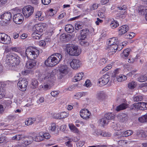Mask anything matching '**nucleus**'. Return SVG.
<instances>
[{"mask_svg":"<svg viewBox=\"0 0 147 147\" xmlns=\"http://www.w3.org/2000/svg\"><path fill=\"white\" fill-rule=\"evenodd\" d=\"M62 56L59 53H53L49 56L45 62V65L52 67L58 64L61 60Z\"/></svg>","mask_w":147,"mask_h":147,"instance_id":"obj_1","label":"nucleus"},{"mask_svg":"<svg viewBox=\"0 0 147 147\" xmlns=\"http://www.w3.org/2000/svg\"><path fill=\"white\" fill-rule=\"evenodd\" d=\"M20 62V57L14 53H8L6 55V63L9 66L15 67Z\"/></svg>","mask_w":147,"mask_h":147,"instance_id":"obj_2","label":"nucleus"},{"mask_svg":"<svg viewBox=\"0 0 147 147\" xmlns=\"http://www.w3.org/2000/svg\"><path fill=\"white\" fill-rule=\"evenodd\" d=\"M39 51L38 49L33 47H29L26 49V54L28 59H35L39 55Z\"/></svg>","mask_w":147,"mask_h":147,"instance_id":"obj_3","label":"nucleus"},{"mask_svg":"<svg viewBox=\"0 0 147 147\" xmlns=\"http://www.w3.org/2000/svg\"><path fill=\"white\" fill-rule=\"evenodd\" d=\"M65 47L67 52L71 55L78 56L81 52V50L79 49L78 46L75 45L67 44Z\"/></svg>","mask_w":147,"mask_h":147,"instance_id":"obj_4","label":"nucleus"},{"mask_svg":"<svg viewBox=\"0 0 147 147\" xmlns=\"http://www.w3.org/2000/svg\"><path fill=\"white\" fill-rule=\"evenodd\" d=\"M34 12V8L30 5L24 6L22 9L23 13L26 18H28L31 16Z\"/></svg>","mask_w":147,"mask_h":147,"instance_id":"obj_5","label":"nucleus"},{"mask_svg":"<svg viewBox=\"0 0 147 147\" xmlns=\"http://www.w3.org/2000/svg\"><path fill=\"white\" fill-rule=\"evenodd\" d=\"M28 85V82L24 78H20L17 84L19 89L22 91L26 90Z\"/></svg>","mask_w":147,"mask_h":147,"instance_id":"obj_6","label":"nucleus"},{"mask_svg":"<svg viewBox=\"0 0 147 147\" xmlns=\"http://www.w3.org/2000/svg\"><path fill=\"white\" fill-rule=\"evenodd\" d=\"M12 19V15L10 12H7L4 13L3 14L0 16V24L2 25V23L1 21L3 20L5 23H7L9 21L11 20Z\"/></svg>","mask_w":147,"mask_h":147,"instance_id":"obj_7","label":"nucleus"},{"mask_svg":"<svg viewBox=\"0 0 147 147\" xmlns=\"http://www.w3.org/2000/svg\"><path fill=\"white\" fill-rule=\"evenodd\" d=\"M110 79L109 76L108 74L103 75L98 80V84L100 86H102L107 84Z\"/></svg>","mask_w":147,"mask_h":147,"instance_id":"obj_8","label":"nucleus"},{"mask_svg":"<svg viewBox=\"0 0 147 147\" xmlns=\"http://www.w3.org/2000/svg\"><path fill=\"white\" fill-rule=\"evenodd\" d=\"M14 22L17 24H21L24 20V17L22 13H18L15 14L13 16Z\"/></svg>","mask_w":147,"mask_h":147,"instance_id":"obj_9","label":"nucleus"},{"mask_svg":"<svg viewBox=\"0 0 147 147\" xmlns=\"http://www.w3.org/2000/svg\"><path fill=\"white\" fill-rule=\"evenodd\" d=\"M91 113L87 109H82L80 111V117L85 119H89L91 116Z\"/></svg>","mask_w":147,"mask_h":147,"instance_id":"obj_10","label":"nucleus"},{"mask_svg":"<svg viewBox=\"0 0 147 147\" xmlns=\"http://www.w3.org/2000/svg\"><path fill=\"white\" fill-rule=\"evenodd\" d=\"M58 71L59 72V75L61 78L67 74L68 72V67L67 66L65 65H61L59 67Z\"/></svg>","mask_w":147,"mask_h":147,"instance_id":"obj_11","label":"nucleus"},{"mask_svg":"<svg viewBox=\"0 0 147 147\" xmlns=\"http://www.w3.org/2000/svg\"><path fill=\"white\" fill-rule=\"evenodd\" d=\"M70 65L73 69L76 70L80 67L81 63L79 60L74 59L70 63Z\"/></svg>","mask_w":147,"mask_h":147,"instance_id":"obj_12","label":"nucleus"},{"mask_svg":"<svg viewBox=\"0 0 147 147\" xmlns=\"http://www.w3.org/2000/svg\"><path fill=\"white\" fill-rule=\"evenodd\" d=\"M108 48V51L110 55H112L115 53L117 50L119 51H120L123 48V47L120 48L117 45H109Z\"/></svg>","mask_w":147,"mask_h":147,"instance_id":"obj_13","label":"nucleus"},{"mask_svg":"<svg viewBox=\"0 0 147 147\" xmlns=\"http://www.w3.org/2000/svg\"><path fill=\"white\" fill-rule=\"evenodd\" d=\"M34 59H30L28 60L26 63V68L29 69H31L34 68L36 65L37 61Z\"/></svg>","mask_w":147,"mask_h":147,"instance_id":"obj_14","label":"nucleus"},{"mask_svg":"<svg viewBox=\"0 0 147 147\" xmlns=\"http://www.w3.org/2000/svg\"><path fill=\"white\" fill-rule=\"evenodd\" d=\"M129 27L126 25H123L119 28L118 31L120 35H122L125 34L129 30Z\"/></svg>","mask_w":147,"mask_h":147,"instance_id":"obj_15","label":"nucleus"},{"mask_svg":"<svg viewBox=\"0 0 147 147\" xmlns=\"http://www.w3.org/2000/svg\"><path fill=\"white\" fill-rule=\"evenodd\" d=\"M43 26L41 24H36L33 28V30L35 32H36L41 34L43 32Z\"/></svg>","mask_w":147,"mask_h":147,"instance_id":"obj_16","label":"nucleus"},{"mask_svg":"<svg viewBox=\"0 0 147 147\" xmlns=\"http://www.w3.org/2000/svg\"><path fill=\"white\" fill-rule=\"evenodd\" d=\"M54 77L51 76V74L49 73L46 76L44 79V81L46 83L49 84L50 82H54Z\"/></svg>","mask_w":147,"mask_h":147,"instance_id":"obj_17","label":"nucleus"},{"mask_svg":"<svg viewBox=\"0 0 147 147\" xmlns=\"http://www.w3.org/2000/svg\"><path fill=\"white\" fill-rule=\"evenodd\" d=\"M89 30L88 29L86 28L83 29L81 31L80 36L81 40H84L86 36L88 34Z\"/></svg>","mask_w":147,"mask_h":147,"instance_id":"obj_18","label":"nucleus"},{"mask_svg":"<svg viewBox=\"0 0 147 147\" xmlns=\"http://www.w3.org/2000/svg\"><path fill=\"white\" fill-rule=\"evenodd\" d=\"M69 115V113L66 112H63L61 113L60 114H56V117H55L57 119H62L66 117Z\"/></svg>","mask_w":147,"mask_h":147,"instance_id":"obj_19","label":"nucleus"},{"mask_svg":"<svg viewBox=\"0 0 147 147\" xmlns=\"http://www.w3.org/2000/svg\"><path fill=\"white\" fill-rule=\"evenodd\" d=\"M71 37L70 35L63 34L60 37V40L63 42H68L70 40Z\"/></svg>","mask_w":147,"mask_h":147,"instance_id":"obj_20","label":"nucleus"},{"mask_svg":"<svg viewBox=\"0 0 147 147\" xmlns=\"http://www.w3.org/2000/svg\"><path fill=\"white\" fill-rule=\"evenodd\" d=\"M117 39L115 37L111 38L108 40V45H117Z\"/></svg>","mask_w":147,"mask_h":147,"instance_id":"obj_21","label":"nucleus"},{"mask_svg":"<svg viewBox=\"0 0 147 147\" xmlns=\"http://www.w3.org/2000/svg\"><path fill=\"white\" fill-rule=\"evenodd\" d=\"M65 30L69 33H72L74 31V29L72 25L69 24L66 25L65 26Z\"/></svg>","mask_w":147,"mask_h":147,"instance_id":"obj_22","label":"nucleus"},{"mask_svg":"<svg viewBox=\"0 0 147 147\" xmlns=\"http://www.w3.org/2000/svg\"><path fill=\"white\" fill-rule=\"evenodd\" d=\"M84 75V73L82 72L78 73L74 77L75 82H77L81 80Z\"/></svg>","mask_w":147,"mask_h":147,"instance_id":"obj_23","label":"nucleus"},{"mask_svg":"<svg viewBox=\"0 0 147 147\" xmlns=\"http://www.w3.org/2000/svg\"><path fill=\"white\" fill-rule=\"evenodd\" d=\"M42 132H40L34 138V140L35 141L39 142L43 140L42 138Z\"/></svg>","mask_w":147,"mask_h":147,"instance_id":"obj_24","label":"nucleus"},{"mask_svg":"<svg viewBox=\"0 0 147 147\" xmlns=\"http://www.w3.org/2000/svg\"><path fill=\"white\" fill-rule=\"evenodd\" d=\"M3 82H0V99L3 98L5 95V92L3 88Z\"/></svg>","mask_w":147,"mask_h":147,"instance_id":"obj_25","label":"nucleus"},{"mask_svg":"<svg viewBox=\"0 0 147 147\" xmlns=\"http://www.w3.org/2000/svg\"><path fill=\"white\" fill-rule=\"evenodd\" d=\"M130 51V49H125L121 54V56L124 58H127L129 54Z\"/></svg>","mask_w":147,"mask_h":147,"instance_id":"obj_26","label":"nucleus"},{"mask_svg":"<svg viewBox=\"0 0 147 147\" xmlns=\"http://www.w3.org/2000/svg\"><path fill=\"white\" fill-rule=\"evenodd\" d=\"M139 13L141 15H145V17L147 16V9L144 6H141L139 9Z\"/></svg>","mask_w":147,"mask_h":147,"instance_id":"obj_27","label":"nucleus"},{"mask_svg":"<svg viewBox=\"0 0 147 147\" xmlns=\"http://www.w3.org/2000/svg\"><path fill=\"white\" fill-rule=\"evenodd\" d=\"M35 119L34 118H29L27 119L25 122V124L27 125H31L34 123Z\"/></svg>","mask_w":147,"mask_h":147,"instance_id":"obj_28","label":"nucleus"},{"mask_svg":"<svg viewBox=\"0 0 147 147\" xmlns=\"http://www.w3.org/2000/svg\"><path fill=\"white\" fill-rule=\"evenodd\" d=\"M105 94L102 91L100 92L97 94V98L100 100H102L105 98Z\"/></svg>","mask_w":147,"mask_h":147,"instance_id":"obj_29","label":"nucleus"},{"mask_svg":"<svg viewBox=\"0 0 147 147\" xmlns=\"http://www.w3.org/2000/svg\"><path fill=\"white\" fill-rule=\"evenodd\" d=\"M127 107V105L125 103H123L117 107L116 110L119 111L121 110L125 109Z\"/></svg>","mask_w":147,"mask_h":147,"instance_id":"obj_30","label":"nucleus"},{"mask_svg":"<svg viewBox=\"0 0 147 147\" xmlns=\"http://www.w3.org/2000/svg\"><path fill=\"white\" fill-rule=\"evenodd\" d=\"M42 36V34L39 33L34 32L32 34V37L35 39H38Z\"/></svg>","mask_w":147,"mask_h":147,"instance_id":"obj_31","label":"nucleus"},{"mask_svg":"<svg viewBox=\"0 0 147 147\" xmlns=\"http://www.w3.org/2000/svg\"><path fill=\"white\" fill-rule=\"evenodd\" d=\"M119 25L118 22L116 21L113 20L111 21L110 24L111 27L113 29L117 27Z\"/></svg>","mask_w":147,"mask_h":147,"instance_id":"obj_32","label":"nucleus"},{"mask_svg":"<svg viewBox=\"0 0 147 147\" xmlns=\"http://www.w3.org/2000/svg\"><path fill=\"white\" fill-rule=\"evenodd\" d=\"M6 36V34L5 33H0V42L2 43H7V42L4 40L5 37Z\"/></svg>","mask_w":147,"mask_h":147,"instance_id":"obj_33","label":"nucleus"},{"mask_svg":"<svg viewBox=\"0 0 147 147\" xmlns=\"http://www.w3.org/2000/svg\"><path fill=\"white\" fill-rule=\"evenodd\" d=\"M126 79V76L124 75H121L117 77V80L119 82H122Z\"/></svg>","mask_w":147,"mask_h":147,"instance_id":"obj_34","label":"nucleus"},{"mask_svg":"<svg viewBox=\"0 0 147 147\" xmlns=\"http://www.w3.org/2000/svg\"><path fill=\"white\" fill-rule=\"evenodd\" d=\"M86 94V92H79L74 95L75 98L77 99H79L82 96H85Z\"/></svg>","mask_w":147,"mask_h":147,"instance_id":"obj_35","label":"nucleus"},{"mask_svg":"<svg viewBox=\"0 0 147 147\" xmlns=\"http://www.w3.org/2000/svg\"><path fill=\"white\" fill-rule=\"evenodd\" d=\"M133 133L132 130H127L124 132L122 134L121 136L123 137H126L131 135Z\"/></svg>","mask_w":147,"mask_h":147,"instance_id":"obj_36","label":"nucleus"},{"mask_svg":"<svg viewBox=\"0 0 147 147\" xmlns=\"http://www.w3.org/2000/svg\"><path fill=\"white\" fill-rule=\"evenodd\" d=\"M115 116L112 113H108L105 115V117L108 120L112 119L115 118Z\"/></svg>","mask_w":147,"mask_h":147,"instance_id":"obj_37","label":"nucleus"},{"mask_svg":"<svg viewBox=\"0 0 147 147\" xmlns=\"http://www.w3.org/2000/svg\"><path fill=\"white\" fill-rule=\"evenodd\" d=\"M138 120L141 123L147 122V114L139 118Z\"/></svg>","mask_w":147,"mask_h":147,"instance_id":"obj_38","label":"nucleus"},{"mask_svg":"<svg viewBox=\"0 0 147 147\" xmlns=\"http://www.w3.org/2000/svg\"><path fill=\"white\" fill-rule=\"evenodd\" d=\"M69 127L70 130L74 132L78 133L79 132L78 129L73 124L69 125Z\"/></svg>","mask_w":147,"mask_h":147,"instance_id":"obj_39","label":"nucleus"},{"mask_svg":"<svg viewBox=\"0 0 147 147\" xmlns=\"http://www.w3.org/2000/svg\"><path fill=\"white\" fill-rule=\"evenodd\" d=\"M138 106L139 107V109L141 110H145V102H138Z\"/></svg>","mask_w":147,"mask_h":147,"instance_id":"obj_40","label":"nucleus"},{"mask_svg":"<svg viewBox=\"0 0 147 147\" xmlns=\"http://www.w3.org/2000/svg\"><path fill=\"white\" fill-rule=\"evenodd\" d=\"M138 80L140 82H143L147 80V77L145 75H142L138 78Z\"/></svg>","mask_w":147,"mask_h":147,"instance_id":"obj_41","label":"nucleus"},{"mask_svg":"<svg viewBox=\"0 0 147 147\" xmlns=\"http://www.w3.org/2000/svg\"><path fill=\"white\" fill-rule=\"evenodd\" d=\"M83 27L82 23V22H78L75 24V28L76 30H78L82 29Z\"/></svg>","mask_w":147,"mask_h":147,"instance_id":"obj_42","label":"nucleus"},{"mask_svg":"<svg viewBox=\"0 0 147 147\" xmlns=\"http://www.w3.org/2000/svg\"><path fill=\"white\" fill-rule=\"evenodd\" d=\"M136 83L135 82H131L128 83V86L129 88L133 89L136 87Z\"/></svg>","mask_w":147,"mask_h":147,"instance_id":"obj_43","label":"nucleus"},{"mask_svg":"<svg viewBox=\"0 0 147 147\" xmlns=\"http://www.w3.org/2000/svg\"><path fill=\"white\" fill-rule=\"evenodd\" d=\"M22 138V135H17L13 136L12 138L13 140H20Z\"/></svg>","mask_w":147,"mask_h":147,"instance_id":"obj_44","label":"nucleus"},{"mask_svg":"<svg viewBox=\"0 0 147 147\" xmlns=\"http://www.w3.org/2000/svg\"><path fill=\"white\" fill-rule=\"evenodd\" d=\"M143 99V97L141 96H138L134 97L133 100L134 102H139L142 101Z\"/></svg>","mask_w":147,"mask_h":147,"instance_id":"obj_45","label":"nucleus"},{"mask_svg":"<svg viewBox=\"0 0 147 147\" xmlns=\"http://www.w3.org/2000/svg\"><path fill=\"white\" fill-rule=\"evenodd\" d=\"M139 107L137 103H134L131 105L130 107V109L131 110H138L139 109Z\"/></svg>","mask_w":147,"mask_h":147,"instance_id":"obj_46","label":"nucleus"},{"mask_svg":"<svg viewBox=\"0 0 147 147\" xmlns=\"http://www.w3.org/2000/svg\"><path fill=\"white\" fill-rule=\"evenodd\" d=\"M38 82L37 81L35 80H32V87L33 88H36L38 86Z\"/></svg>","mask_w":147,"mask_h":147,"instance_id":"obj_47","label":"nucleus"},{"mask_svg":"<svg viewBox=\"0 0 147 147\" xmlns=\"http://www.w3.org/2000/svg\"><path fill=\"white\" fill-rule=\"evenodd\" d=\"M42 138H43V140H44V139H49L51 137V136L50 134L48 133H44L43 132H42Z\"/></svg>","mask_w":147,"mask_h":147,"instance_id":"obj_48","label":"nucleus"},{"mask_svg":"<svg viewBox=\"0 0 147 147\" xmlns=\"http://www.w3.org/2000/svg\"><path fill=\"white\" fill-rule=\"evenodd\" d=\"M72 140L71 139H68V141L65 142V145L68 147H73V144L71 143Z\"/></svg>","mask_w":147,"mask_h":147,"instance_id":"obj_49","label":"nucleus"},{"mask_svg":"<svg viewBox=\"0 0 147 147\" xmlns=\"http://www.w3.org/2000/svg\"><path fill=\"white\" fill-rule=\"evenodd\" d=\"M100 123L103 125L107 124L109 122V121L104 117V118H102L100 120Z\"/></svg>","mask_w":147,"mask_h":147,"instance_id":"obj_50","label":"nucleus"},{"mask_svg":"<svg viewBox=\"0 0 147 147\" xmlns=\"http://www.w3.org/2000/svg\"><path fill=\"white\" fill-rule=\"evenodd\" d=\"M126 13L127 12L126 11H121L119 13L117 14L120 18H123L126 16Z\"/></svg>","mask_w":147,"mask_h":147,"instance_id":"obj_51","label":"nucleus"},{"mask_svg":"<svg viewBox=\"0 0 147 147\" xmlns=\"http://www.w3.org/2000/svg\"><path fill=\"white\" fill-rule=\"evenodd\" d=\"M4 102L7 107H8L9 108L11 107V104L12 103V102L11 99H9L8 100H5Z\"/></svg>","mask_w":147,"mask_h":147,"instance_id":"obj_52","label":"nucleus"},{"mask_svg":"<svg viewBox=\"0 0 147 147\" xmlns=\"http://www.w3.org/2000/svg\"><path fill=\"white\" fill-rule=\"evenodd\" d=\"M135 34L133 33H127L125 35V38L127 39H131L134 36Z\"/></svg>","mask_w":147,"mask_h":147,"instance_id":"obj_53","label":"nucleus"},{"mask_svg":"<svg viewBox=\"0 0 147 147\" xmlns=\"http://www.w3.org/2000/svg\"><path fill=\"white\" fill-rule=\"evenodd\" d=\"M98 7V4L97 3H94L90 7V10L91 11L96 9Z\"/></svg>","mask_w":147,"mask_h":147,"instance_id":"obj_54","label":"nucleus"},{"mask_svg":"<svg viewBox=\"0 0 147 147\" xmlns=\"http://www.w3.org/2000/svg\"><path fill=\"white\" fill-rule=\"evenodd\" d=\"M11 50L12 51L19 52L20 51V49L19 47H11Z\"/></svg>","mask_w":147,"mask_h":147,"instance_id":"obj_55","label":"nucleus"},{"mask_svg":"<svg viewBox=\"0 0 147 147\" xmlns=\"http://www.w3.org/2000/svg\"><path fill=\"white\" fill-rule=\"evenodd\" d=\"M107 60L105 58L101 59L99 62V64L100 66L104 65L107 62Z\"/></svg>","mask_w":147,"mask_h":147,"instance_id":"obj_56","label":"nucleus"},{"mask_svg":"<svg viewBox=\"0 0 147 147\" xmlns=\"http://www.w3.org/2000/svg\"><path fill=\"white\" fill-rule=\"evenodd\" d=\"M112 67V65L111 64H109L107 66L105 67L104 68L102 71H103L102 73H104L103 71H104V72L106 71H107L109 70Z\"/></svg>","mask_w":147,"mask_h":147,"instance_id":"obj_57","label":"nucleus"},{"mask_svg":"<svg viewBox=\"0 0 147 147\" xmlns=\"http://www.w3.org/2000/svg\"><path fill=\"white\" fill-rule=\"evenodd\" d=\"M83 40L81 41L80 42V44L84 46H87L88 45L89 43L88 42H87L84 40Z\"/></svg>","mask_w":147,"mask_h":147,"instance_id":"obj_58","label":"nucleus"},{"mask_svg":"<svg viewBox=\"0 0 147 147\" xmlns=\"http://www.w3.org/2000/svg\"><path fill=\"white\" fill-rule=\"evenodd\" d=\"M56 126L55 123H51L50 129L52 131H54L55 130Z\"/></svg>","mask_w":147,"mask_h":147,"instance_id":"obj_59","label":"nucleus"},{"mask_svg":"<svg viewBox=\"0 0 147 147\" xmlns=\"http://www.w3.org/2000/svg\"><path fill=\"white\" fill-rule=\"evenodd\" d=\"M51 0H41L42 3L44 5H46L49 4L51 2Z\"/></svg>","mask_w":147,"mask_h":147,"instance_id":"obj_60","label":"nucleus"},{"mask_svg":"<svg viewBox=\"0 0 147 147\" xmlns=\"http://www.w3.org/2000/svg\"><path fill=\"white\" fill-rule=\"evenodd\" d=\"M8 0H0V7H1L5 5L7 3Z\"/></svg>","mask_w":147,"mask_h":147,"instance_id":"obj_61","label":"nucleus"},{"mask_svg":"<svg viewBox=\"0 0 147 147\" xmlns=\"http://www.w3.org/2000/svg\"><path fill=\"white\" fill-rule=\"evenodd\" d=\"M84 142L82 141H80L76 144L77 147H82L84 144Z\"/></svg>","mask_w":147,"mask_h":147,"instance_id":"obj_62","label":"nucleus"},{"mask_svg":"<svg viewBox=\"0 0 147 147\" xmlns=\"http://www.w3.org/2000/svg\"><path fill=\"white\" fill-rule=\"evenodd\" d=\"M4 40H5V41H7V43H3V44H9L10 42V38L7 35L6 36V37H5V38Z\"/></svg>","mask_w":147,"mask_h":147,"instance_id":"obj_63","label":"nucleus"},{"mask_svg":"<svg viewBox=\"0 0 147 147\" xmlns=\"http://www.w3.org/2000/svg\"><path fill=\"white\" fill-rule=\"evenodd\" d=\"M59 94V93L57 91H53L51 92V95L54 97H57Z\"/></svg>","mask_w":147,"mask_h":147,"instance_id":"obj_64","label":"nucleus"}]
</instances>
